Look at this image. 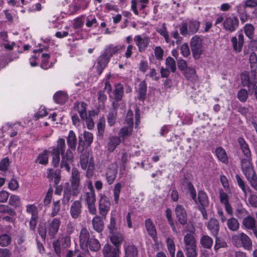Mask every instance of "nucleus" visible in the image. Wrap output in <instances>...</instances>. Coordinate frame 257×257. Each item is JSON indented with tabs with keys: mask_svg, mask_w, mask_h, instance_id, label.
Masks as SVG:
<instances>
[{
	"mask_svg": "<svg viewBox=\"0 0 257 257\" xmlns=\"http://www.w3.org/2000/svg\"><path fill=\"white\" fill-rule=\"evenodd\" d=\"M183 250L187 257H197V242L194 235L188 233L183 237Z\"/></svg>",
	"mask_w": 257,
	"mask_h": 257,
	"instance_id": "1",
	"label": "nucleus"
},
{
	"mask_svg": "<svg viewBox=\"0 0 257 257\" xmlns=\"http://www.w3.org/2000/svg\"><path fill=\"white\" fill-rule=\"evenodd\" d=\"M199 27L200 23L198 21L194 19H188L181 23L180 32L183 36L193 35L198 32Z\"/></svg>",
	"mask_w": 257,
	"mask_h": 257,
	"instance_id": "2",
	"label": "nucleus"
},
{
	"mask_svg": "<svg viewBox=\"0 0 257 257\" xmlns=\"http://www.w3.org/2000/svg\"><path fill=\"white\" fill-rule=\"evenodd\" d=\"M232 243L236 247H243L250 250L252 247V241L250 238L243 232L238 233L232 236Z\"/></svg>",
	"mask_w": 257,
	"mask_h": 257,
	"instance_id": "3",
	"label": "nucleus"
},
{
	"mask_svg": "<svg viewBox=\"0 0 257 257\" xmlns=\"http://www.w3.org/2000/svg\"><path fill=\"white\" fill-rule=\"evenodd\" d=\"M81 178L80 172L77 168H73L70 178V182L73 196H77L81 192Z\"/></svg>",
	"mask_w": 257,
	"mask_h": 257,
	"instance_id": "4",
	"label": "nucleus"
},
{
	"mask_svg": "<svg viewBox=\"0 0 257 257\" xmlns=\"http://www.w3.org/2000/svg\"><path fill=\"white\" fill-rule=\"evenodd\" d=\"M80 199L84 201L89 213L92 215H95L96 208L95 207L96 195L95 191H84L82 194Z\"/></svg>",
	"mask_w": 257,
	"mask_h": 257,
	"instance_id": "5",
	"label": "nucleus"
},
{
	"mask_svg": "<svg viewBox=\"0 0 257 257\" xmlns=\"http://www.w3.org/2000/svg\"><path fill=\"white\" fill-rule=\"evenodd\" d=\"M77 151L80 154V163L81 167L83 170H86L87 166L89 165L90 162H94L92 157H89L88 152L84 150V142L80 140L77 147Z\"/></svg>",
	"mask_w": 257,
	"mask_h": 257,
	"instance_id": "6",
	"label": "nucleus"
},
{
	"mask_svg": "<svg viewBox=\"0 0 257 257\" xmlns=\"http://www.w3.org/2000/svg\"><path fill=\"white\" fill-rule=\"evenodd\" d=\"M250 161L251 157H245L241 160L242 171L248 182L257 176Z\"/></svg>",
	"mask_w": 257,
	"mask_h": 257,
	"instance_id": "7",
	"label": "nucleus"
},
{
	"mask_svg": "<svg viewBox=\"0 0 257 257\" xmlns=\"http://www.w3.org/2000/svg\"><path fill=\"white\" fill-rule=\"evenodd\" d=\"M190 46L194 58L198 59L203 51L202 39L197 35L194 36L191 39Z\"/></svg>",
	"mask_w": 257,
	"mask_h": 257,
	"instance_id": "8",
	"label": "nucleus"
},
{
	"mask_svg": "<svg viewBox=\"0 0 257 257\" xmlns=\"http://www.w3.org/2000/svg\"><path fill=\"white\" fill-rule=\"evenodd\" d=\"M99 197V213L102 217L105 218L110 209L111 205L110 201L108 197L105 195L101 194Z\"/></svg>",
	"mask_w": 257,
	"mask_h": 257,
	"instance_id": "9",
	"label": "nucleus"
},
{
	"mask_svg": "<svg viewBox=\"0 0 257 257\" xmlns=\"http://www.w3.org/2000/svg\"><path fill=\"white\" fill-rule=\"evenodd\" d=\"M134 41L138 47L139 52L142 53L145 52L148 47L151 38L146 35H137L135 36Z\"/></svg>",
	"mask_w": 257,
	"mask_h": 257,
	"instance_id": "10",
	"label": "nucleus"
},
{
	"mask_svg": "<svg viewBox=\"0 0 257 257\" xmlns=\"http://www.w3.org/2000/svg\"><path fill=\"white\" fill-rule=\"evenodd\" d=\"M61 156L62 160L60 167L61 168H64L66 171L69 172L71 169L70 165L73 162V154L71 150L68 149L66 152L61 154Z\"/></svg>",
	"mask_w": 257,
	"mask_h": 257,
	"instance_id": "11",
	"label": "nucleus"
},
{
	"mask_svg": "<svg viewBox=\"0 0 257 257\" xmlns=\"http://www.w3.org/2000/svg\"><path fill=\"white\" fill-rule=\"evenodd\" d=\"M223 28L228 32H234L239 26V20L236 17H228L223 22Z\"/></svg>",
	"mask_w": 257,
	"mask_h": 257,
	"instance_id": "12",
	"label": "nucleus"
},
{
	"mask_svg": "<svg viewBox=\"0 0 257 257\" xmlns=\"http://www.w3.org/2000/svg\"><path fill=\"white\" fill-rule=\"evenodd\" d=\"M117 166L115 163L111 164L106 169L105 176L109 185L112 184L116 178Z\"/></svg>",
	"mask_w": 257,
	"mask_h": 257,
	"instance_id": "13",
	"label": "nucleus"
},
{
	"mask_svg": "<svg viewBox=\"0 0 257 257\" xmlns=\"http://www.w3.org/2000/svg\"><path fill=\"white\" fill-rule=\"evenodd\" d=\"M118 107V103L113 102L112 103V108L109 110L107 115V122L110 126L114 125L117 119V108Z\"/></svg>",
	"mask_w": 257,
	"mask_h": 257,
	"instance_id": "14",
	"label": "nucleus"
},
{
	"mask_svg": "<svg viewBox=\"0 0 257 257\" xmlns=\"http://www.w3.org/2000/svg\"><path fill=\"white\" fill-rule=\"evenodd\" d=\"M82 205L80 200L73 201L71 205L70 214L73 219L78 218L82 213Z\"/></svg>",
	"mask_w": 257,
	"mask_h": 257,
	"instance_id": "15",
	"label": "nucleus"
},
{
	"mask_svg": "<svg viewBox=\"0 0 257 257\" xmlns=\"http://www.w3.org/2000/svg\"><path fill=\"white\" fill-rule=\"evenodd\" d=\"M175 214L179 223L182 225L187 222V216L185 208L181 205H176L175 209Z\"/></svg>",
	"mask_w": 257,
	"mask_h": 257,
	"instance_id": "16",
	"label": "nucleus"
},
{
	"mask_svg": "<svg viewBox=\"0 0 257 257\" xmlns=\"http://www.w3.org/2000/svg\"><path fill=\"white\" fill-rule=\"evenodd\" d=\"M110 58L103 53L99 56L97 60V64L96 66V69L99 75H101L103 69L106 66L107 63L109 61Z\"/></svg>",
	"mask_w": 257,
	"mask_h": 257,
	"instance_id": "17",
	"label": "nucleus"
},
{
	"mask_svg": "<svg viewBox=\"0 0 257 257\" xmlns=\"http://www.w3.org/2000/svg\"><path fill=\"white\" fill-rule=\"evenodd\" d=\"M231 42L233 51L236 53L240 52L244 43L243 35L239 34L237 37H233L231 39Z\"/></svg>",
	"mask_w": 257,
	"mask_h": 257,
	"instance_id": "18",
	"label": "nucleus"
},
{
	"mask_svg": "<svg viewBox=\"0 0 257 257\" xmlns=\"http://www.w3.org/2000/svg\"><path fill=\"white\" fill-rule=\"evenodd\" d=\"M120 253V249L118 247H114L109 244H105L102 249V253L104 257H118Z\"/></svg>",
	"mask_w": 257,
	"mask_h": 257,
	"instance_id": "19",
	"label": "nucleus"
},
{
	"mask_svg": "<svg viewBox=\"0 0 257 257\" xmlns=\"http://www.w3.org/2000/svg\"><path fill=\"white\" fill-rule=\"evenodd\" d=\"M61 221L59 219L55 218L51 221L48 225V232L51 237H54L58 231Z\"/></svg>",
	"mask_w": 257,
	"mask_h": 257,
	"instance_id": "20",
	"label": "nucleus"
},
{
	"mask_svg": "<svg viewBox=\"0 0 257 257\" xmlns=\"http://www.w3.org/2000/svg\"><path fill=\"white\" fill-rule=\"evenodd\" d=\"M219 198L220 203L224 204L225 209L227 213L230 215H232L233 211L229 203L228 196L222 190L219 191Z\"/></svg>",
	"mask_w": 257,
	"mask_h": 257,
	"instance_id": "21",
	"label": "nucleus"
},
{
	"mask_svg": "<svg viewBox=\"0 0 257 257\" xmlns=\"http://www.w3.org/2000/svg\"><path fill=\"white\" fill-rule=\"evenodd\" d=\"M149 0H132L131 9L136 15H139L138 8L140 10H143L148 5Z\"/></svg>",
	"mask_w": 257,
	"mask_h": 257,
	"instance_id": "22",
	"label": "nucleus"
},
{
	"mask_svg": "<svg viewBox=\"0 0 257 257\" xmlns=\"http://www.w3.org/2000/svg\"><path fill=\"white\" fill-rule=\"evenodd\" d=\"M90 238L88 230L86 228H82L79 235V242L81 248L85 249L87 247Z\"/></svg>",
	"mask_w": 257,
	"mask_h": 257,
	"instance_id": "23",
	"label": "nucleus"
},
{
	"mask_svg": "<svg viewBox=\"0 0 257 257\" xmlns=\"http://www.w3.org/2000/svg\"><path fill=\"white\" fill-rule=\"evenodd\" d=\"M146 229L152 239L156 241L157 239V231L152 220L150 219H147L145 221Z\"/></svg>",
	"mask_w": 257,
	"mask_h": 257,
	"instance_id": "24",
	"label": "nucleus"
},
{
	"mask_svg": "<svg viewBox=\"0 0 257 257\" xmlns=\"http://www.w3.org/2000/svg\"><path fill=\"white\" fill-rule=\"evenodd\" d=\"M111 235L109 236L110 242L113 245L119 248L123 239L124 236L120 232H113L110 233Z\"/></svg>",
	"mask_w": 257,
	"mask_h": 257,
	"instance_id": "25",
	"label": "nucleus"
},
{
	"mask_svg": "<svg viewBox=\"0 0 257 257\" xmlns=\"http://www.w3.org/2000/svg\"><path fill=\"white\" fill-rule=\"evenodd\" d=\"M207 227L212 235L214 236H217L219 230V225L216 219L211 218L207 223Z\"/></svg>",
	"mask_w": 257,
	"mask_h": 257,
	"instance_id": "26",
	"label": "nucleus"
},
{
	"mask_svg": "<svg viewBox=\"0 0 257 257\" xmlns=\"http://www.w3.org/2000/svg\"><path fill=\"white\" fill-rule=\"evenodd\" d=\"M73 111H77L81 119L86 118V104L83 102L74 103Z\"/></svg>",
	"mask_w": 257,
	"mask_h": 257,
	"instance_id": "27",
	"label": "nucleus"
},
{
	"mask_svg": "<svg viewBox=\"0 0 257 257\" xmlns=\"http://www.w3.org/2000/svg\"><path fill=\"white\" fill-rule=\"evenodd\" d=\"M124 88L123 85L120 83H116L114 85V89L113 91L114 98L113 102L118 103L119 101L122 99L123 95Z\"/></svg>",
	"mask_w": 257,
	"mask_h": 257,
	"instance_id": "28",
	"label": "nucleus"
},
{
	"mask_svg": "<svg viewBox=\"0 0 257 257\" xmlns=\"http://www.w3.org/2000/svg\"><path fill=\"white\" fill-rule=\"evenodd\" d=\"M183 72L184 75L186 79L193 82H195L198 80V76L194 67H188Z\"/></svg>",
	"mask_w": 257,
	"mask_h": 257,
	"instance_id": "29",
	"label": "nucleus"
},
{
	"mask_svg": "<svg viewBox=\"0 0 257 257\" xmlns=\"http://www.w3.org/2000/svg\"><path fill=\"white\" fill-rule=\"evenodd\" d=\"M237 142L245 157L250 158L251 152L249 146L245 140L242 137H239L238 139Z\"/></svg>",
	"mask_w": 257,
	"mask_h": 257,
	"instance_id": "30",
	"label": "nucleus"
},
{
	"mask_svg": "<svg viewBox=\"0 0 257 257\" xmlns=\"http://www.w3.org/2000/svg\"><path fill=\"white\" fill-rule=\"evenodd\" d=\"M133 130V126L124 125L120 130L118 133V138H120L122 142H124L126 138L132 135Z\"/></svg>",
	"mask_w": 257,
	"mask_h": 257,
	"instance_id": "31",
	"label": "nucleus"
},
{
	"mask_svg": "<svg viewBox=\"0 0 257 257\" xmlns=\"http://www.w3.org/2000/svg\"><path fill=\"white\" fill-rule=\"evenodd\" d=\"M121 142L122 141L118 137L112 136L110 137L107 144L108 151L109 152H112Z\"/></svg>",
	"mask_w": 257,
	"mask_h": 257,
	"instance_id": "32",
	"label": "nucleus"
},
{
	"mask_svg": "<svg viewBox=\"0 0 257 257\" xmlns=\"http://www.w3.org/2000/svg\"><path fill=\"white\" fill-rule=\"evenodd\" d=\"M67 143L69 149L75 150L77 144V138L74 132L71 130L67 137Z\"/></svg>",
	"mask_w": 257,
	"mask_h": 257,
	"instance_id": "33",
	"label": "nucleus"
},
{
	"mask_svg": "<svg viewBox=\"0 0 257 257\" xmlns=\"http://www.w3.org/2000/svg\"><path fill=\"white\" fill-rule=\"evenodd\" d=\"M215 154L218 159L225 164L228 162V158L226 151L222 147H218L215 150Z\"/></svg>",
	"mask_w": 257,
	"mask_h": 257,
	"instance_id": "34",
	"label": "nucleus"
},
{
	"mask_svg": "<svg viewBox=\"0 0 257 257\" xmlns=\"http://www.w3.org/2000/svg\"><path fill=\"white\" fill-rule=\"evenodd\" d=\"M52 151L64 154L66 149L65 140L63 138H59L57 141L56 147H53L51 148Z\"/></svg>",
	"mask_w": 257,
	"mask_h": 257,
	"instance_id": "35",
	"label": "nucleus"
},
{
	"mask_svg": "<svg viewBox=\"0 0 257 257\" xmlns=\"http://www.w3.org/2000/svg\"><path fill=\"white\" fill-rule=\"evenodd\" d=\"M53 98L56 103L64 104L68 99V95L65 92L59 91L55 93Z\"/></svg>",
	"mask_w": 257,
	"mask_h": 257,
	"instance_id": "36",
	"label": "nucleus"
},
{
	"mask_svg": "<svg viewBox=\"0 0 257 257\" xmlns=\"http://www.w3.org/2000/svg\"><path fill=\"white\" fill-rule=\"evenodd\" d=\"M125 257H136L138 254L137 248L132 244L124 245Z\"/></svg>",
	"mask_w": 257,
	"mask_h": 257,
	"instance_id": "37",
	"label": "nucleus"
},
{
	"mask_svg": "<svg viewBox=\"0 0 257 257\" xmlns=\"http://www.w3.org/2000/svg\"><path fill=\"white\" fill-rule=\"evenodd\" d=\"M93 227L96 231L100 232L103 229V222L99 216H95L92 220Z\"/></svg>",
	"mask_w": 257,
	"mask_h": 257,
	"instance_id": "38",
	"label": "nucleus"
},
{
	"mask_svg": "<svg viewBox=\"0 0 257 257\" xmlns=\"http://www.w3.org/2000/svg\"><path fill=\"white\" fill-rule=\"evenodd\" d=\"M198 199L200 203L199 207H207L208 206V198L205 192L203 191H199Z\"/></svg>",
	"mask_w": 257,
	"mask_h": 257,
	"instance_id": "39",
	"label": "nucleus"
},
{
	"mask_svg": "<svg viewBox=\"0 0 257 257\" xmlns=\"http://www.w3.org/2000/svg\"><path fill=\"white\" fill-rule=\"evenodd\" d=\"M200 242L203 247L209 249L212 246L213 240L209 236L204 235L201 237Z\"/></svg>",
	"mask_w": 257,
	"mask_h": 257,
	"instance_id": "40",
	"label": "nucleus"
},
{
	"mask_svg": "<svg viewBox=\"0 0 257 257\" xmlns=\"http://www.w3.org/2000/svg\"><path fill=\"white\" fill-rule=\"evenodd\" d=\"M121 49V46H114L112 44L108 45L105 48L103 53L110 58Z\"/></svg>",
	"mask_w": 257,
	"mask_h": 257,
	"instance_id": "41",
	"label": "nucleus"
},
{
	"mask_svg": "<svg viewBox=\"0 0 257 257\" xmlns=\"http://www.w3.org/2000/svg\"><path fill=\"white\" fill-rule=\"evenodd\" d=\"M89 2L88 1L84 0V4H80L78 5H71L69 7V12L70 14L73 15L81 9L83 10L87 8Z\"/></svg>",
	"mask_w": 257,
	"mask_h": 257,
	"instance_id": "42",
	"label": "nucleus"
},
{
	"mask_svg": "<svg viewBox=\"0 0 257 257\" xmlns=\"http://www.w3.org/2000/svg\"><path fill=\"white\" fill-rule=\"evenodd\" d=\"M243 225L245 228L253 230L255 227V221L254 219L249 216L245 217L243 220Z\"/></svg>",
	"mask_w": 257,
	"mask_h": 257,
	"instance_id": "43",
	"label": "nucleus"
},
{
	"mask_svg": "<svg viewBox=\"0 0 257 257\" xmlns=\"http://www.w3.org/2000/svg\"><path fill=\"white\" fill-rule=\"evenodd\" d=\"M241 80L243 86L248 87V91L249 93H250L251 87L249 73L248 72H244L242 73L241 74Z\"/></svg>",
	"mask_w": 257,
	"mask_h": 257,
	"instance_id": "44",
	"label": "nucleus"
},
{
	"mask_svg": "<svg viewBox=\"0 0 257 257\" xmlns=\"http://www.w3.org/2000/svg\"><path fill=\"white\" fill-rule=\"evenodd\" d=\"M236 11L238 14L239 19L242 24L247 21L248 15L247 14L245 9H243L241 5L236 7Z\"/></svg>",
	"mask_w": 257,
	"mask_h": 257,
	"instance_id": "45",
	"label": "nucleus"
},
{
	"mask_svg": "<svg viewBox=\"0 0 257 257\" xmlns=\"http://www.w3.org/2000/svg\"><path fill=\"white\" fill-rule=\"evenodd\" d=\"M42 58V63L40 65L41 67L45 70H47L48 69L51 68L52 67V64H49V60L50 59V55L46 53H43L41 55Z\"/></svg>",
	"mask_w": 257,
	"mask_h": 257,
	"instance_id": "46",
	"label": "nucleus"
},
{
	"mask_svg": "<svg viewBox=\"0 0 257 257\" xmlns=\"http://www.w3.org/2000/svg\"><path fill=\"white\" fill-rule=\"evenodd\" d=\"M156 31L164 38L166 43H169L170 42L169 35L165 23H163L160 28H157Z\"/></svg>",
	"mask_w": 257,
	"mask_h": 257,
	"instance_id": "47",
	"label": "nucleus"
},
{
	"mask_svg": "<svg viewBox=\"0 0 257 257\" xmlns=\"http://www.w3.org/2000/svg\"><path fill=\"white\" fill-rule=\"evenodd\" d=\"M87 247H88L91 251H97L100 248V244L97 239L94 238H91L88 242Z\"/></svg>",
	"mask_w": 257,
	"mask_h": 257,
	"instance_id": "48",
	"label": "nucleus"
},
{
	"mask_svg": "<svg viewBox=\"0 0 257 257\" xmlns=\"http://www.w3.org/2000/svg\"><path fill=\"white\" fill-rule=\"evenodd\" d=\"M227 226L229 230L235 231L238 229L239 224L236 219L232 217L227 220Z\"/></svg>",
	"mask_w": 257,
	"mask_h": 257,
	"instance_id": "49",
	"label": "nucleus"
},
{
	"mask_svg": "<svg viewBox=\"0 0 257 257\" xmlns=\"http://www.w3.org/2000/svg\"><path fill=\"white\" fill-rule=\"evenodd\" d=\"M37 161L42 165H47L48 163V151L46 150L40 153L37 157Z\"/></svg>",
	"mask_w": 257,
	"mask_h": 257,
	"instance_id": "50",
	"label": "nucleus"
},
{
	"mask_svg": "<svg viewBox=\"0 0 257 257\" xmlns=\"http://www.w3.org/2000/svg\"><path fill=\"white\" fill-rule=\"evenodd\" d=\"M165 65L166 68L169 69L170 71L174 73L176 70V64L175 60L171 57H168L165 60Z\"/></svg>",
	"mask_w": 257,
	"mask_h": 257,
	"instance_id": "51",
	"label": "nucleus"
},
{
	"mask_svg": "<svg viewBox=\"0 0 257 257\" xmlns=\"http://www.w3.org/2000/svg\"><path fill=\"white\" fill-rule=\"evenodd\" d=\"M166 243L167 248L170 252V255L172 257H175V245L174 242L173 238L172 237H167L166 238Z\"/></svg>",
	"mask_w": 257,
	"mask_h": 257,
	"instance_id": "52",
	"label": "nucleus"
},
{
	"mask_svg": "<svg viewBox=\"0 0 257 257\" xmlns=\"http://www.w3.org/2000/svg\"><path fill=\"white\" fill-rule=\"evenodd\" d=\"M146 92L147 85L145 81H142L140 83L139 87V99L144 100L146 97Z\"/></svg>",
	"mask_w": 257,
	"mask_h": 257,
	"instance_id": "53",
	"label": "nucleus"
},
{
	"mask_svg": "<svg viewBox=\"0 0 257 257\" xmlns=\"http://www.w3.org/2000/svg\"><path fill=\"white\" fill-rule=\"evenodd\" d=\"M72 195H73L71 188H65L63 192V196L62 200V203L64 204H66L69 202Z\"/></svg>",
	"mask_w": 257,
	"mask_h": 257,
	"instance_id": "54",
	"label": "nucleus"
},
{
	"mask_svg": "<svg viewBox=\"0 0 257 257\" xmlns=\"http://www.w3.org/2000/svg\"><path fill=\"white\" fill-rule=\"evenodd\" d=\"M122 185L120 183H117L114 185L113 190L114 201L116 204H118L119 202V194Z\"/></svg>",
	"mask_w": 257,
	"mask_h": 257,
	"instance_id": "55",
	"label": "nucleus"
},
{
	"mask_svg": "<svg viewBox=\"0 0 257 257\" xmlns=\"http://www.w3.org/2000/svg\"><path fill=\"white\" fill-rule=\"evenodd\" d=\"M11 243V237L7 234H3L0 235V246L7 247Z\"/></svg>",
	"mask_w": 257,
	"mask_h": 257,
	"instance_id": "56",
	"label": "nucleus"
},
{
	"mask_svg": "<svg viewBox=\"0 0 257 257\" xmlns=\"http://www.w3.org/2000/svg\"><path fill=\"white\" fill-rule=\"evenodd\" d=\"M241 6L243 9H254L257 7V0H243Z\"/></svg>",
	"mask_w": 257,
	"mask_h": 257,
	"instance_id": "57",
	"label": "nucleus"
},
{
	"mask_svg": "<svg viewBox=\"0 0 257 257\" xmlns=\"http://www.w3.org/2000/svg\"><path fill=\"white\" fill-rule=\"evenodd\" d=\"M51 156H52V164L55 167L59 166L60 161V153L54 152L53 151H50Z\"/></svg>",
	"mask_w": 257,
	"mask_h": 257,
	"instance_id": "58",
	"label": "nucleus"
},
{
	"mask_svg": "<svg viewBox=\"0 0 257 257\" xmlns=\"http://www.w3.org/2000/svg\"><path fill=\"white\" fill-rule=\"evenodd\" d=\"M237 98L242 102H245L248 95V92L245 89H240L237 92Z\"/></svg>",
	"mask_w": 257,
	"mask_h": 257,
	"instance_id": "59",
	"label": "nucleus"
},
{
	"mask_svg": "<svg viewBox=\"0 0 257 257\" xmlns=\"http://www.w3.org/2000/svg\"><path fill=\"white\" fill-rule=\"evenodd\" d=\"M249 61L251 70L257 68V55L254 52H251L249 55Z\"/></svg>",
	"mask_w": 257,
	"mask_h": 257,
	"instance_id": "60",
	"label": "nucleus"
},
{
	"mask_svg": "<svg viewBox=\"0 0 257 257\" xmlns=\"http://www.w3.org/2000/svg\"><path fill=\"white\" fill-rule=\"evenodd\" d=\"M60 210V200L53 201L52 207V212L51 216L54 217L56 216Z\"/></svg>",
	"mask_w": 257,
	"mask_h": 257,
	"instance_id": "61",
	"label": "nucleus"
},
{
	"mask_svg": "<svg viewBox=\"0 0 257 257\" xmlns=\"http://www.w3.org/2000/svg\"><path fill=\"white\" fill-rule=\"evenodd\" d=\"M244 32L247 37L252 38L254 33L253 26L250 24H246L244 26Z\"/></svg>",
	"mask_w": 257,
	"mask_h": 257,
	"instance_id": "62",
	"label": "nucleus"
},
{
	"mask_svg": "<svg viewBox=\"0 0 257 257\" xmlns=\"http://www.w3.org/2000/svg\"><path fill=\"white\" fill-rule=\"evenodd\" d=\"M9 202L11 205L17 208L21 204L20 198L19 196L13 195L10 196Z\"/></svg>",
	"mask_w": 257,
	"mask_h": 257,
	"instance_id": "63",
	"label": "nucleus"
},
{
	"mask_svg": "<svg viewBox=\"0 0 257 257\" xmlns=\"http://www.w3.org/2000/svg\"><path fill=\"white\" fill-rule=\"evenodd\" d=\"M26 212L31 214V217L38 216V209L34 204H29L26 206Z\"/></svg>",
	"mask_w": 257,
	"mask_h": 257,
	"instance_id": "64",
	"label": "nucleus"
}]
</instances>
